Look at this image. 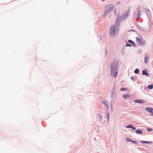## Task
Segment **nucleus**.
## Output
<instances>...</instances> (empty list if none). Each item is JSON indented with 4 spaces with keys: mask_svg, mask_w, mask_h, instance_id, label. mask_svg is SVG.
<instances>
[{
    "mask_svg": "<svg viewBox=\"0 0 153 153\" xmlns=\"http://www.w3.org/2000/svg\"><path fill=\"white\" fill-rule=\"evenodd\" d=\"M117 27L116 25H114L110 27L109 30V35L110 36L112 37L116 33L115 29Z\"/></svg>",
    "mask_w": 153,
    "mask_h": 153,
    "instance_id": "nucleus-1",
    "label": "nucleus"
},
{
    "mask_svg": "<svg viewBox=\"0 0 153 153\" xmlns=\"http://www.w3.org/2000/svg\"><path fill=\"white\" fill-rule=\"evenodd\" d=\"M110 72L113 77H116L117 74V71H116L114 69H113V65L112 64H111V65Z\"/></svg>",
    "mask_w": 153,
    "mask_h": 153,
    "instance_id": "nucleus-2",
    "label": "nucleus"
},
{
    "mask_svg": "<svg viewBox=\"0 0 153 153\" xmlns=\"http://www.w3.org/2000/svg\"><path fill=\"white\" fill-rule=\"evenodd\" d=\"M137 43L139 45H143L145 43V41H143L140 37H136Z\"/></svg>",
    "mask_w": 153,
    "mask_h": 153,
    "instance_id": "nucleus-3",
    "label": "nucleus"
},
{
    "mask_svg": "<svg viewBox=\"0 0 153 153\" xmlns=\"http://www.w3.org/2000/svg\"><path fill=\"white\" fill-rule=\"evenodd\" d=\"M114 7V6L111 4L107 6V9L105 11V13H108L111 12V11L113 9Z\"/></svg>",
    "mask_w": 153,
    "mask_h": 153,
    "instance_id": "nucleus-4",
    "label": "nucleus"
},
{
    "mask_svg": "<svg viewBox=\"0 0 153 153\" xmlns=\"http://www.w3.org/2000/svg\"><path fill=\"white\" fill-rule=\"evenodd\" d=\"M129 16L128 11L124 13L122 16L123 19H125L128 17Z\"/></svg>",
    "mask_w": 153,
    "mask_h": 153,
    "instance_id": "nucleus-5",
    "label": "nucleus"
},
{
    "mask_svg": "<svg viewBox=\"0 0 153 153\" xmlns=\"http://www.w3.org/2000/svg\"><path fill=\"white\" fill-rule=\"evenodd\" d=\"M149 56L148 53H146L145 54L144 57V62L145 63H148V59Z\"/></svg>",
    "mask_w": 153,
    "mask_h": 153,
    "instance_id": "nucleus-6",
    "label": "nucleus"
},
{
    "mask_svg": "<svg viewBox=\"0 0 153 153\" xmlns=\"http://www.w3.org/2000/svg\"><path fill=\"white\" fill-rule=\"evenodd\" d=\"M148 70L147 69H144L142 71V74L148 76L149 74L147 73Z\"/></svg>",
    "mask_w": 153,
    "mask_h": 153,
    "instance_id": "nucleus-7",
    "label": "nucleus"
},
{
    "mask_svg": "<svg viewBox=\"0 0 153 153\" xmlns=\"http://www.w3.org/2000/svg\"><path fill=\"white\" fill-rule=\"evenodd\" d=\"M134 102L138 103H144V102L142 100H134Z\"/></svg>",
    "mask_w": 153,
    "mask_h": 153,
    "instance_id": "nucleus-8",
    "label": "nucleus"
},
{
    "mask_svg": "<svg viewBox=\"0 0 153 153\" xmlns=\"http://www.w3.org/2000/svg\"><path fill=\"white\" fill-rule=\"evenodd\" d=\"M120 17H121L120 15H118L117 16V21L116 22V25L118 24L119 22L121 20Z\"/></svg>",
    "mask_w": 153,
    "mask_h": 153,
    "instance_id": "nucleus-9",
    "label": "nucleus"
},
{
    "mask_svg": "<svg viewBox=\"0 0 153 153\" xmlns=\"http://www.w3.org/2000/svg\"><path fill=\"white\" fill-rule=\"evenodd\" d=\"M146 110L147 111H149L150 112H153V109L150 108H146Z\"/></svg>",
    "mask_w": 153,
    "mask_h": 153,
    "instance_id": "nucleus-10",
    "label": "nucleus"
},
{
    "mask_svg": "<svg viewBox=\"0 0 153 153\" xmlns=\"http://www.w3.org/2000/svg\"><path fill=\"white\" fill-rule=\"evenodd\" d=\"M104 104L105 106V107L107 108H108V104L107 102V101H102V102Z\"/></svg>",
    "mask_w": 153,
    "mask_h": 153,
    "instance_id": "nucleus-11",
    "label": "nucleus"
},
{
    "mask_svg": "<svg viewBox=\"0 0 153 153\" xmlns=\"http://www.w3.org/2000/svg\"><path fill=\"white\" fill-rule=\"evenodd\" d=\"M135 133L137 134H140L142 133V130L139 129L135 131Z\"/></svg>",
    "mask_w": 153,
    "mask_h": 153,
    "instance_id": "nucleus-12",
    "label": "nucleus"
},
{
    "mask_svg": "<svg viewBox=\"0 0 153 153\" xmlns=\"http://www.w3.org/2000/svg\"><path fill=\"white\" fill-rule=\"evenodd\" d=\"M130 95L129 94H125L123 95V97L124 98H126L130 97Z\"/></svg>",
    "mask_w": 153,
    "mask_h": 153,
    "instance_id": "nucleus-13",
    "label": "nucleus"
},
{
    "mask_svg": "<svg viewBox=\"0 0 153 153\" xmlns=\"http://www.w3.org/2000/svg\"><path fill=\"white\" fill-rule=\"evenodd\" d=\"M140 143H151V142H149L145 141H140Z\"/></svg>",
    "mask_w": 153,
    "mask_h": 153,
    "instance_id": "nucleus-14",
    "label": "nucleus"
},
{
    "mask_svg": "<svg viewBox=\"0 0 153 153\" xmlns=\"http://www.w3.org/2000/svg\"><path fill=\"white\" fill-rule=\"evenodd\" d=\"M153 88V85L151 84L147 86V88L148 89H152Z\"/></svg>",
    "mask_w": 153,
    "mask_h": 153,
    "instance_id": "nucleus-15",
    "label": "nucleus"
},
{
    "mask_svg": "<svg viewBox=\"0 0 153 153\" xmlns=\"http://www.w3.org/2000/svg\"><path fill=\"white\" fill-rule=\"evenodd\" d=\"M127 88H120V91H124L127 90Z\"/></svg>",
    "mask_w": 153,
    "mask_h": 153,
    "instance_id": "nucleus-16",
    "label": "nucleus"
},
{
    "mask_svg": "<svg viewBox=\"0 0 153 153\" xmlns=\"http://www.w3.org/2000/svg\"><path fill=\"white\" fill-rule=\"evenodd\" d=\"M139 71V70L138 69H136L134 70V73L136 74H137L138 73Z\"/></svg>",
    "mask_w": 153,
    "mask_h": 153,
    "instance_id": "nucleus-17",
    "label": "nucleus"
},
{
    "mask_svg": "<svg viewBox=\"0 0 153 153\" xmlns=\"http://www.w3.org/2000/svg\"><path fill=\"white\" fill-rule=\"evenodd\" d=\"M132 126L131 125H128L126 126V127L127 128H131Z\"/></svg>",
    "mask_w": 153,
    "mask_h": 153,
    "instance_id": "nucleus-18",
    "label": "nucleus"
},
{
    "mask_svg": "<svg viewBox=\"0 0 153 153\" xmlns=\"http://www.w3.org/2000/svg\"><path fill=\"white\" fill-rule=\"evenodd\" d=\"M126 47H127V46H129V47H131V44H127L126 45Z\"/></svg>",
    "mask_w": 153,
    "mask_h": 153,
    "instance_id": "nucleus-19",
    "label": "nucleus"
},
{
    "mask_svg": "<svg viewBox=\"0 0 153 153\" xmlns=\"http://www.w3.org/2000/svg\"><path fill=\"white\" fill-rule=\"evenodd\" d=\"M152 128H148L147 129V131H152Z\"/></svg>",
    "mask_w": 153,
    "mask_h": 153,
    "instance_id": "nucleus-20",
    "label": "nucleus"
},
{
    "mask_svg": "<svg viewBox=\"0 0 153 153\" xmlns=\"http://www.w3.org/2000/svg\"><path fill=\"white\" fill-rule=\"evenodd\" d=\"M127 141L128 142H131V140L130 139V138H127Z\"/></svg>",
    "mask_w": 153,
    "mask_h": 153,
    "instance_id": "nucleus-21",
    "label": "nucleus"
},
{
    "mask_svg": "<svg viewBox=\"0 0 153 153\" xmlns=\"http://www.w3.org/2000/svg\"><path fill=\"white\" fill-rule=\"evenodd\" d=\"M131 142H132V143H135V144H137V142L136 141H132V140H131Z\"/></svg>",
    "mask_w": 153,
    "mask_h": 153,
    "instance_id": "nucleus-22",
    "label": "nucleus"
},
{
    "mask_svg": "<svg viewBox=\"0 0 153 153\" xmlns=\"http://www.w3.org/2000/svg\"><path fill=\"white\" fill-rule=\"evenodd\" d=\"M131 129L133 130H134L136 129V128L135 127H131Z\"/></svg>",
    "mask_w": 153,
    "mask_h": 153,
    "instance_id": "nucleus-23",
    "label": "nucleus"
},
{
    "mask_svg": "<svg viewBox=\"0 0 153 153\" xmlns=\"http://www.w3.org/2000/svg\"><path fill=\"white\" fill-rule=\"evenodd\" d=\"M107 115L108 116V119H109V114L108 113H107Z\"/></svg>",
    "mask_w": 153,
    "mask_h": 153,
    "instance_id": "nucleus-24",
    "label": "nucleus"
},
{
    "mask_svg": "<svg viewBox=\"0 0 153 153\" xmlns=\"http://www.w3.org/2000/svg\"><path fill=\"white\" fill-rule=\"evenodd\" d=\"M131 44H132V45L133 46L134 45V42H131Z\"/></svg>",
    "mask_w": 153,
    "mask_h": 153,
    "instance_id": "nucleus-25",
    "label": "nucleus"
},
{
    "mask_svg": "<svg viewBox=\"0 0 153 153\" xmlns=\"http://www.w3.org/2000/svg\"><path fill=\"white\" fill-rule=\"evenodd\" d=\"M132 42V41H131V40H128V42H130V43H131Z\"/></svg>",
    "mask_w": 153,
    "mask_h": 153,
    "instance_id": "nucleus-26",
    "label": "nucleus"
},
{
    "mask_svg": "<svg viewBox=\"0 0 153 153\" xmlns=\"http://www.w3.org/2000/svg\"><path fill=\"white\" fill-rule=\"evenodd\" d=\"M131 79L132 80H134V78L133 77V76H132L131 77Z\"/></svg>",
    "mask_w": 153,
    "mask_h": 153,
    "instance_id": "nucleus-27",
    "label": "nucleus"
},
{
    "mask_svg": "<svg viewBox=\"0 0 153 153\" xmlns=\"http://www.w3.org/2000/svg\"><path fill=\"white\" fill-rule=\"evenodd\" d=\"M151 115L152 116H153V113H152L151 114Z\"/></svg>",
    "mask_w": 153,
    "mask_h": 153,
    "instance_id": "nucleus-28",
    "label": "nucleus"
},
{
    "mask_svg": "<svg viewBox=\"0 0 153 153\" xmlns=\"http://www.w3.org/2000/svg\"><path fill=\"white\" fill-rule=\"evenodd\" d=\"M111 64H112V65H114V63H113V64H112V63ZM113 69H114V68H113Z\"/></svg>",
    "mask_w": 153,
    "mask_h": 153,
    "instance_id": "nucleus-29",
    "label": "nucleus"
},
{
    "mask_svg": "<svg viewBox=\"0 0 153 153\" xmlns=\"http://www.w3.org/2000/svg\"><path fill=\"white\" fill-rule=\"evenodd\" d=\"M102 1H104L105 0H102Z\"/></svg>",
    "mask_w": 153,
    "mask_h": 153,
    "instance_id": "nucleus-30",
    "label": "nucleus"
}]
</instances>
